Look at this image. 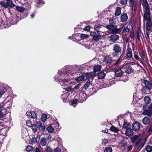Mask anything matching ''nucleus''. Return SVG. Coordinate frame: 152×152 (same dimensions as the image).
<instances>
[{
	"mask_svg": "<svg viewBox=\"0 0 152 152\" xmlns=\"http://www.w3.org/2000/svg\"><path fill=\"white\" fill-rule=\"evenodd\" d=\"M142 2L144 9V19L145 20H147L148 21V23L146 25V29L148 31H149L151 29V26L149 24H150V22L151 21V19L148 4L147 0H142Z\"/></svg>",
	"mask_w": 152,
	"mask_h": 152,
	"instance_id": "1",
	"label": "nucleus"
},
{
	"mask_svg": "<svg viewBox=\"0 0 152 152\" xmlns=\"http://www.w3.org/2000/svg\"><path fill=\"white\" fill-rule=\"evenodd\" d=\"M65 68L64 67L58 71L57 76L54 77V80L55 81H58L61 80V82L63 83H65L69 81V78L68 76L70 77L68 74L65 73Z\"/></svg>",
	"mask_w": 152,
	"mask_h": 152,
	"instance_id": "2",
	"label": "nucleus"
},
{
	"mask_svg": "<svg viewBox=\"0 0 152 152\" xmlns=\"http://www.w3.org/2000/svg\"><path fill=\"white\" fill-rule=\"evenodd\" d=\"M90 35L93 37V39L96 42L104 38V35H100V34L98 32L91 31Z\"/></svg>",
	"mask_w": 152,
	"mask_h": 152,
	"instance_id": "3",
	"label": "nucleus"
},
{
	"mask_svg": "<svg viewBox=\"0 0 152 152\" xmlns=\"http://www.w3.org/2000/svg\"><path fill=\"white\" fill-rule=\"evenodd\" d=\"M11 90V88L9 86H0V97L4 93L8 94Z\"/></svg>",
	"mask_w": 152,
	"mask_h": 152,
	"instance_id": "4",
	"label": "nucleus"
},
{
	"mask_svg": "<svg viewBox=\"0 0 152 152\" xmlns=\"http://www.w3.org/2000/svg\"><path fill=\"white\" fill-rule=\"evenodd\" d=\"M121 48L118 44H115L113 46V50L115 52L112 53L113 56L116 57L118 56L119 53L121 51Z\"/></svg>",
	"mask_w": 152,
	"mask_h": 152,
	"instance_id": "5",
	"label": "nucleus"
},
{
	"mask_svg": "<svg viewBox=\"0 0 152 152\" xmlns=\"http://www.w3.org/2000/svg\"><path fill=\"white\" fill-rule=\"evenodd\" d=\"M86 93V91H82V90L81 92L80 93L78 99V100L80 102H83L86 101L88 96Z\"/></svg>",
	"mask_w": 152,
	"mask_h": 152,
	"instance_id": "6",
	"label": "nucleus"
},
{
	"mask_svg": "<svg viewBox=\"0 0 152 152\" xmlns=\"http://www.w3.org/2000/svg\"><path fill=\"white\" fill-rule=\"evenodd\" d=\"M143 109L144 111L142 113L143 115L151 116L152 113V103L149 106L147 109H145L143 106Z\"/></svg>",
	"mask_w": 152,
	"mask_h": 152,
	"instance_id": "7",
	"label": "nucleus"
},
{
	"mask_svg": "<svg viewBox=\"0 0 152 152\" xmlns=\"http://www.w3.org/2000/svg\"><path fill=\"white\" fill-rule=\"evenodd\" d=\"M145 140L142 139V138H140L135 143V146L139 145L140 146H141L142 148L145 143Z\"/></svg>",
	"mask_w": 152,
	"mask_h": 152,
	"instance_id": "8",
	"label": "nucleus"
},
{
	"mask_svg": "<svg viewBox=\"0 0 152 152\" xmlns=\"http://www.w3.org/2000/svg\"><path fill=\"white\" fill-rule=\"evenodd\" d=\"M91 87H92V86H84L82 88V91H86L90 95H92L93 94H91V92H90L91 91H92V88Z\"/></svg>",
	"mask_w": 152,
	"mask_h": 152,
	"instance_id": "9",
	"label": "nucleus"
},
{
	"mask_svg": "<svg viewBox=\"0 0 152 152\" xmlns=\"http://www.w3.org/2000/svg\"><path fill=\"white\" fill-rule=\"evenodd\" d=\"M126 58L130 60L132 56V50L131 48H128L126 50Z\"/></svg>",
	"mask_w": 152,
	"mask_h": 152,
	"instance_id": "10",
	"label": "nucleus"
},
{
	"mask_svg": "<svg viewBox=\"0 0 152 152\" xmlns=\"http://www.w3.org/2000/svg\"><path fill=\"white\" fill-rule=\"evenodd\" d=\"M112 28L111 30L113 33L119 34L121 33V29L120 28H117L116 26L112 25Z\"/></svg>",
	"mask_w": 152,
	"mask_h": 152,
	"instance_id": "11",
	"label": "nucleus"
},
{
	"mask_svg": "<svg viewBox=\"0 0 152 152\" xmlns=\"http://www.w3.org/2000/svg\"><path fill=\"white\" fill-rule=\"evenodd\" d=\"M139 82L141 83V85L144 84L145 86H151L150 81L147 80L145 79H141L139 80Z\"/></svg>",
	"mask_w": 152,
	"mask_h": 152,
	"instance_id": "12",
	"label": "nucleus"
},
{
	"mask_svg": "<svg viewBox=\"0 0 152 152\" xmlns=\"http://www.w3.org/2000/svg\"><path fill=\"white\" fill-rule=\"evenodd\" d=\"M124 73V72L121 69H118L115 71V75L118 77L122 76Z\"/></svg>",
	"mask_w": 152,
	"mask_h": 152,
	"instance_id": "13",
	"label": "nucleus"
},
{
	"mask_svg": "<svg viewBox=\"0 0 152 152\" xmlns=\"http://www.w3.org/2000/svg\"><path fill=\"white\" fill-rule=\"evenodd\" d=\"M141 31L140 28H138L136 33L137 39L139 41H140V38H141Z\"/></svg>",
	"mask_w": 152,
	"mask_h": 152,
	"instance_id": "14",
	"label": "nucleus"
},
{
	"mask_svg": "<svg viewBox=\"0 0 152 152\" xmlns=\"http://www.w3.org/2000/svg\"><path fill=\"white\" fill-rule=\"evenodd\" d=\"M140 125L138 123L134 122L132 124V129L134 131H137L140 129Z\"/></svg>",
	"mask_w": 152,
	"mask_h": 152,
	"instance_id": "15",
	"label": "nucleus"
},
{
	"mask_svg": "<svg viewBox=\"0 0 152 152\" xmlns=\"http://www.w3.org/2000/svg\"><path fill=\"white\" fill-rule=\"evenodd\" d=\"M125 69V72L128 74H130L133 72V69L130 66H126Z\"/></svg>",
	"mask_w": 152,
	"mask_h": 152,
	"instance_id": "16",
	"label": "nucleus"
},
{
	"mask_svg": "<svg viewBox=\"0 0 152 152\" xmlns=\"http://www.w3.org/2000/svg\"><path fill=\"white\" fill-rule=\"evenodd\" d=\"M141 136V134H138L132 137L131 138L132 142L133 143L136 142V140L138 139Z\"/></svg>",
	"mask_w": 152,
	"mask_h": 152,
	"instance_id": "17",
	"label": "nucleus"
},
{
	"mask_svg": "<svg viewBox=\"0 0 152 152\" xmlns=\"http://www.w3.org/2000/svg\"><path fill=\"white\" fill-rule=\"evenodd\" d=\"M133 134V132L132 130L130 128H127L126 129L125 134L127 136H130L132 135Z\"/></svg>",
	"mask_w": 152,
	"mask_h": 152,
	"instance_id": "18",
	"label": "nucleus"
},
{
	"mask_svg": "<svg viewBox=\"0 0 152 152\" xmlns=\"http://www.w3.org/2000/svg\"><path fill=\"white\" fill-rule=\"evenodd\" d=\"M130 6L132 7V9L134 10L135 9V7L136 2L135 0H129Z\"/></svg>",
	"mask_w": 152,
	"mask_h": 152,
	"instance_id": "19",
	"label": "nucleus"
},
{
	"mask_svg": "<svg viewBox=\"0 0 152 152\" xmlns=\"http://www.w3.org/2000/svg\"><path fill=\"white\" fill-rule=\"evenodd\" d=\"M112 58L110 56H106L104 58V62L106 63H110L112 62Z\"/></svg>",
	"mask_w": 152,
	"mask_h": 152,
	"instance_id": "20",
	"label": "nucleus"
},
{
	"mask_svg": "<svg viewBox=\"0 0 152 152\" xmlns=\"http://www.w3.org/2000/svg\"><path fill=\"white\" fill-rule=\"evenodd\" d=\"M119 39V36L117 35H112L110 37V40L113 42H115Z\"/></svg>",
	"mask_w": 152,
	"mask_h": 152,
	"instance_id": "21",
	"label": "nucleus"
},
{
	"mask_svg": "<svg viewBox=\"0 0 152 152\" xmlns=\"http://www.w3.org/2000/svg\"><path fill=\"white\" fill-rule=\"evenodd\" d=\"M150 119L147 117H145L142 120L143 123L145 125H147L149 123Z\"/></svg>",
	"mask_w": 152,
	"mask_h": 152,
	"instance_id": "22",
	"label": "nucleus"
},
{
	"mask_svg": "<svg viewBox=\"0 0 152 152\" xmlns=\"http://www.w3.org/2000/svg\"><path fill=\"white\" fill-rule=\"evenodd\" d=\"M127 19L128 16L126 14H125L121 16V20L123 22H126L127 20Z\"/></svg>",
	"mask_w": 152,
	"mask_h": 152,
	"instance_id": "23",
	"label": "nucleus"
},
{
	"mask_svg": "<svg viewBox=\"0 0 152 152\" xmlns=\"http://www.w3.org/2000/svg\"><path fill=\"white\" fill-rule=\"evenodd\" d=\"M78 100L75 99L69 102V104L71 105H72L74 107H76V104L77 102H78Z\"/></svg>",
	"mask_w": 152,
	"mask_h": 152,
	"instance_id": "24",
	"label": "nucleus"
},
{
	"mask_svg": "<svg viewBox=\"0 0 152 152\" xmlns=\"http://www.w3.org/2000/svg\"><path fill=\"white\" fill-rule=\"evenodd\" d=\"M65 87V88H63V89H65L66 91H67L68 92L70 91H73L74 89L73 88H72L71 87V86H64Z\"/></svg>",
	"mask_w": 152,
	"mask_h": 152,
	"instance_id": "25",
	"label": "nucleus"
},
{
	"mask_svg": "<svg viewBox=\"0 0 152 152\" xmlns=\"http://www.w3.org/2000/svg\"><path fill=\"white\" fill-rule=\"evenodd\" d=\"M144 101L146 104H149L151 101V99L149 96H146L144 98Z\"/></svg>",
	"mask_w": 152,
	"mask_h": 152,
	"instance_id": "26",
	"label": "nucleus"
},
{
	"mask_svg": "<svg viewBox=\"0 0 152 152\" xmlns=\"http://www.w3.org/2000/svg\"><path fill=\"white\" fill-rule=\"evenodd\" d=\"M120 29H121V33L122 32V31L128 33L129 31V29L128 27H125L124 26H123L122 27L120 28Z\"/></svg>",
	"mask_w": 152,
	"mask_h": 152,
	"instance_id": "27",
	"label": "nucleus"
},
{
	"mask_svg": "<svg viewBox=\"0 0 152 152\" xmlns=\"http://www.w3.org/2000/svg\"><path fill=\"white\" fill-rule=\"evenodd\" d=\"M47 144L46 139L44 137H42L40 140V144L42 146L45 145Z\"/></svg>",
	"mask_w": 152,
	"mask_h": 152,
	"instance_id": "28",
	"label": "nucleus"
},
{
	"mask_svg": "<svg viewBox=\"0 0 152 152\" xmlns=\"http://www.w3.org/2000/svg\"><path fill=\"white\" fill-rule=\"evenodd\" d=\"M95 74L96 73L94 72H91L85 73L84 75H85L87 77H90L94 76Z\"/></svg>",
	"mask_w": 152,
	"mask_h": 152,
	"instance_id": "29",
	"label": "nucleus"
},
{
	"mask_svg": "<svg viewBox=\"0 0 152 152\" xmlns=\"http://www.w3.org/2000/svg\"><path fill=\"white\" fill-rule=\"evenodd\" d=\"M101 69V66L100 65H96L94 66V71L95 72H96L99 71Z\"/></svg>",
	"mask_w": 152,
	"mask_h": 152,
	"instance_id": "30",
	"label": "nucleus"
},
{
	"mask_svg": "<svg viewBox=\"0 0 152 152\" xmlns=\"http://www.w3.org/2000/svg\"><path fill=\"white\" fill-rule=\"evenodd\" d=\"M121 13V8L119 7H117L115 10V15L116 16H118L120 15Z\"/></svg>",
	"mask_w": 152,
	"mask_h": 152,
	"instance_id": "31",
	"label": "nucleus"
},
{
	"mask_svg": "<svg viewBox=\"0 0 152 152\" xmlns=\"http://www.w3.org/2000/svg\"><path fill=\"white\" fill-rule=\"evenodd\" d=\"M106 74L103 72H101L99 73L98 77L100 79L103 78L105 76Z\"/></svg>",
	"mask_w": 152,
	"mask_h": 152,
	"instance_id": "32",
	"label": "nucleus"
},
{
	"mask_svg": "<svg viewBox=\"0 0 152 152\" xmlns=\"http://www.w3.org/2000/svg\"><path fill=\"white\" fill-rule=\"evenodd\" d=\"M7 4L8 7H12L15 6V4L13 3V2L10 0H7Z\"/></svg>",
	"mask_w": 152,
	"mask_h": 152,
	"instance_id": "33",
	"label": "nucleus"
},
{
	"mask_svg": "<svg viewBox=\"0 0 152 152\" xmlns=\"http://www.w3.org/2000/svg\"><path fill=\"white\" fill-rule=\"evenodd\" d=\"M134 57L136 60H139L141 64H143V61L140 60V58L138 55V53H134Z\"/></svg>",
	"mask_w": 152,
	"mask_h": 152,
	"instance_id": "34",
	"label": "nucleus"
},
{
	"mask_svg": "<svg viewBox=\"0 0 152 152\" xmlns=\"http://www.w3.org/2000/svg\"><path fill=\"white\" fill-rule=\"evenodd\" d=\"M91 88H92V91H91V94H94L96 92V89H98V88L97 87V86H92V87H91Z\"/></svg>",
	"mask_w": 152,
	"mask_h": 152,
	"instance_id": "35",
	"label": "nucleus"
},
{
	"mask_svg": "<svg viewBox=\"0 0 152 152\" xmlns=\"http://www.w3.org/2000/svg\"><path fill=\"white\" fill-rule=\"evenodd\" d=\"M130 124L128 122H124L123 124V127L125 129H127L130 127Z\"/></svg>",
	"mask_w": 152,
	"mask_h": 152,
	"instance_id": "36",
	"label": "nucleus"
},
{
	"mask_svg": "<svg viewBox=\"0 0 152 152\" xmlns=\"http://www.w3.org/2000/svg\"><path fill=\"white\" fill-rule=\"evenodd\" d=\"M84 79V76L83 75H81L76 78V80L79 82L83 80Z\"/></svg>",
	"mask_w": 152,
	"mask_h": 152,
	"instance_id": "37",
	"label": "nucleus"
},
{
	"mask_svg": "<svg viewBox=\"0 0 152 152\" xmlns=\"http://www.w3.org/2000/svg\"><path fill=\"white\" fill-rule=\"evenodd\" d=\"M16 9L18 11L21 12H23L25 10L24 8L18 6H16Z\"/></svg>",
	"mask_w": 152,
	"mask_h": 152,
	"instance_id": "38",
	"label": "nucleus"
},
{
	"mask_svg": "<svg viewBox=\"0 0 152 152\" xmlns=\"http://www.w3.org/2000/svg\"><path fill=\"white\" fill-rule=\"evenodd\" d=\"M78 36H80V38L82 39L87 38L88 37V35L83 34H79Z\"/></svg>",
	"mask_w": 152,
	"mask_h": 152,
	"instance_id": "39",
	"label": "nucleus"
},
{
	"mask_svg": "<svg viewBox=\"0 0 152 152\" xmlns=\"http://www.w3.org/2000/svg\"><path fill=\"white\" fill-rule=\"evenodd\" d=\"M0 4L5 8H7L8 7L7 1L6 2L4 1H1L0 2Z\"/></svg>",
	"mask_w": 152,
	"mask_h": 152,
	"instance_id": "40",
	"label": "nucleus"
},
{
	"mask_svg": "<svg viewBox=\"0 0 152 152\" xmlns=\"http://www.w3.org/2000/svg\"><path fill=\"white\" fill-rule=\"evenodd\" d=\"M47 130L49 132L52 133L53 132L54 129L51 126H49L47 128Z\"/></svg>",
	"mask_w": 152,
	"mask_h": 152,
	"instance_id": "41",
	"label": "nucleus"
},
{
	"mask_svg": "<svg viewBox=\"0 0 152 152\" xmlns=\"http://www.w3.org/2000/svg\"><path fill=\"white\" fill-rule=\"evenodd\" d=\"M102 27V26L99 24H96L94 26V29L98 31Z\"/></svg>",
	"mask_w": 152,
	"mask_h": 152,
	"instance_id": "42",
	"label": "nucleus"
},
{
	"mask_svg": "<svg viewBox=\"0 0 152 152\" xmlns=\"http://www.w3.org/2000/svg\"><path fill=\"white\" fill-rule=\"evenodd\" d=\"M119 144L123 147H125L126 145V142L124 140H121L119 142Z\"/></svg>",
	"mask_w": 152,
	"mask_h": 152,
	"instance_id": "43",
	"label": "nucleus"
},
{
	"mask_svg": "<svg viewBox=\"0 0 152 152\" xmlns=\"http://www.w3.org/2000/svg\"><path fill=\"white\" fill-rule=\"evenodd\" d=\"M147 152H151L152 151V147L151 145H147L145 148Z\"/></svg>",
	"mask_w": 152,
	"mask_h": 152,
	"instance_id": "44",
	"label": "nucleus"
},
{
	"mask_svg": "<svg viewBox=\"0 0 152 152\" xmlns=\"http://www.w3.org/2000/svg\"><path fill=\"white\" fill-rule=\"evenodd\" d=\"M45 152H52V148L49 146H47L45 148Z\"/></svg>",
	"mask_w": 152,
	"mask_h": 152,
	"instance_id": "45",
	"label": "nucleus"
},
{
	"mask_svg": "<svg viewBox=\"0 0 152 152\" xmlns=\"http://www.w3.org/2000/svg\"><path fill=\"white\" fill-rule=\"evenodd\" d=\"M110 129L111 130L117 133L119 131V129H118L113 126L111 127Z\"/></svg>",
	"mask_w": 152,
	"mask_h": 152,
	"instance_id": "46",
	"label": "nucleus"
},
{
	"mask_svg": "<svg viewBox=\"0 0 152 152\" xmlns=\"http://www.w3.org/2000/svg\"><path fill=\"white\" fill-rule=\"evenodd\" d=\"M31 117L33 119H37V115L36 112L35 111H34L32 112Z\"/></svg>",
	"mask_w": 152,
	"mask_h": 152,
	"instance_id": "47",
	"label": "nucleus"
},
{
	"mask_svg": "<svg viewBox=\"0 0 152 152\" xmlns=\"http://www.w3.org/2000/svg\"><path fill=\"white\" fill-rule=\"evenodd\" d=\"M110 24L112 25H114L116 23L115 20L113 18H112L109 20Z\"/></svg>",
	"mask_w": 152,
	"mask_h": 152,
	"instance_id": "48",
	"label": "nucleus"
},
{
	"mask_svg": "<svg viewBox=\"0 0 152 152\" xmlns=\"http://www.w3.org/2000/svg\"><path fill=\"white\" fill-rule=\"evenodd\" d=\"M33 147L30 145L28 146L26 148V150L28 152L32 151L33 150Z\"/></svg>",
	"mask_w": 152,
	"mask_h": 152,
	"instance_id": "49",
	"label": "nucleus"
},
{
	"mask_svg": "<svg viewBox=\"0 0 152 152\" xmlns=\"http://www.w3.org/2000/svg\"><path fill=\"white\" fill-rule=\"evenodd\" d=\"M47 118V115L45 114H43L42 115V117L41 118V120L43 122L45 121Z\"/></svg>",
	"mask_w": 152,
	"mask_h": 152,
	"instance_id": "50",
	"label": "nucleus"
},
{
	"mask_svg": "<svg viewBox=\"0 0 152 152\" xmlns=\"http://www.w3.org/2000/svg\"><path fill=\"white\" fill-rule=\"evenodd\" d=\"M37 128L41 127L42 129H44V127L42 126V124L40 121H37Z\"/></svg>",
	"mask_w": 152,
	"mask_h": 152,
	"instance_id": "51",
	"label": "nucleus"
},
{
	"mask_svg": "<svg viewBox=\"0 0 152 152\" xmlns=\"http://www.w3.org/2000/svg\"><path fill=\"white\" fill-rule=\"evenodd\" d=\"M112 150L111 148L108 147L105 148L104 152H112Z\"/></svg>",
	"mask_w": 152,
	"mask_h": 152,
	"instance_id": "52",
	"label": "nucleus"
},
{
	"mask_svg": "<svg viewBox=\"0 0 152 152\" xmlns=\"http://www.w3.org/2000/svg\"><path fill=\"white\" fill-rule=\"evenodd\" d=\"M139 55L142 58H144L145 57V55L144 53L143 50H142L141 51L139 52Z\"/></svg>",
	"mask_w": 152,
	"mask_h": 152,
	"instance_id": "53",
	"label": "nucleus"
},
{
	"mask_svg": "<svg viewBox=\"0 0 152 152\" xmlns=\"http://www.w3.org/2000/svg\"><path fill=\"white\" fill-rule=\"evenodd\" d=\"M31 143L33 144L37 142V140L36 137H33L31 140Z\"/></svg>",
	"mask_w": 152,
	"mask_h": 152,
	"instance_id": "54",
	"label": "nucleus"
},
{
	"mask_svg": "<svg viewBox=\"0 0 152 152\" xmlns=\"http://www.w3.org/2000/svg\"><path fill=\"white\" fill-rule=\"evenodd\" d=\"M129 24L131 25L132 27H133L135 25V22H134L133 20H131L130 21Z\"/></svg>",
	"mask_w": 152,
	"mask_h": 152,
	"instance_id": "55",
	"label": "nucleus"
},
{
	"mask_svg": "<svg viewBox=\"0 0 152 152\" xmlns=\"http://www.w3.org/2000/svg\"><path fill=\"white\" fill-rule=\"evenodd\" d=\"M133 147V146L132 145L128 146L126 148L127 152H130L132 150Z\"/></svg>",
	"mask_w": 152,
	"mask_h": 152,
	"instance_id": "56",
	"label": "nucleus"
},
{
	"mask_svg": "<svg viewBox=\"0 0 152 152\" xmlns=\"http://www.w3.org/2000/svg\"><path fill=\"white\" fill-rule=\"evenodd\" d=\"M37 1L39 4L42 5L45 4L44 1L42 0H37Z\"/></svg>",
	"mask_w": 152,
	"mask_h": 152,
	"instance_id": "57",
	"label": "nucleus"
},
{
	"mask_svg": "<svg viewBox=\"0 0 152 152\" xmlns=\"http://www.w3.org/2000/svg\"><path fill=\"white\" fill-rule=\"evenodd\" d=\"M147 131L149 134H151L152 133V125L149 127Z\"/></svg>",
	"mask_w": 152,
	"mask_h": 152,
	"instance_id": "58",
	"label": "nucleus"
},
{
	"mask_svg": "<svg viewBox=\"0 0 152 152\" xmlns=\"http://www.w3.org/2000/svg\"><path fill=\"white\" fill-rule=\"evenodd\" d=\"M31 127L32 129L34 131H35L37 130V127L36 125L34 124H32V126H31Z\"/></svg>",
	"mask_w": 152,
	"mask_h": 152,
	"instance_id": "59",
	"label": "nucleus"
},
{
	"mask_svg": "<svg viewBox=\"0 0 152 152\" xmlns=\"http://www.w3.org/2000/svg\"><path fill=\"white\" fill-rule=\"evenodd\" d=\"M26 124L27 125L30 127H31V126H32V123L30 121H27L26 122Z\"/></svg>",
	"mask_w": 152,
	"mask_h": 152,
	"instance_id": "60",
	"label": "nucleus"
},
{
	"mask_svg": "<svg viewBox=\"0 0 152 152\" xmlns=\"http://www.w3.org/2000/svg\"><path fill=\"white\" fill-rule=\"evenodd\" d=\"M32 113V112H31L30 111H28L26 112V115H27L29 118H31V114Z\"/></svg>",
	"mask_w": 152,
	"mask_h": 152,
	"instance_id": "61",
	"label": "nucleus"
},
{
	"mask_svg": "<svg viewBox=\"0 0 152 152\" xmlns=\"http://www.w3.org/2000/svg\"><path fill=\"white\" fill-rule=\"evenodd\" d=\"M151 88V86H145L143 87V90H150Z\"/></svg>",
	"mask_w": 152,
	"mask_h": 152,
	"instance_id": "62",
	"label": "nucleus"
},
{
	"mask_svg": "<svg viewBox=\"0 0 152 152\" xmlns=\"http://www.w3.org/2000/svg\"><path fill=\"white\" fill-rule=\"evenodd\" d=\"M127 2V0H121V4H126Z\"/></svg>",
	"mask_w": 152,
	"mask_h": 152,
	"instance_id": "63",
	"label": "nucleus"
},
{
	"mask_svg": "<svg viewBox=\"0 0 152 152\" xmlns=\"http://www.w3.org/2000/svg\"><path fill=\"white\" fill-rule=\"evenodd\" d=\"M53 151V152H61L60 149L58 148H56Z\"/></svg>",
	"mask_w": 152,
	"mask_h": 152,
	"instance_id": "64",
	"label": "nucleus"
}]
</instances>
